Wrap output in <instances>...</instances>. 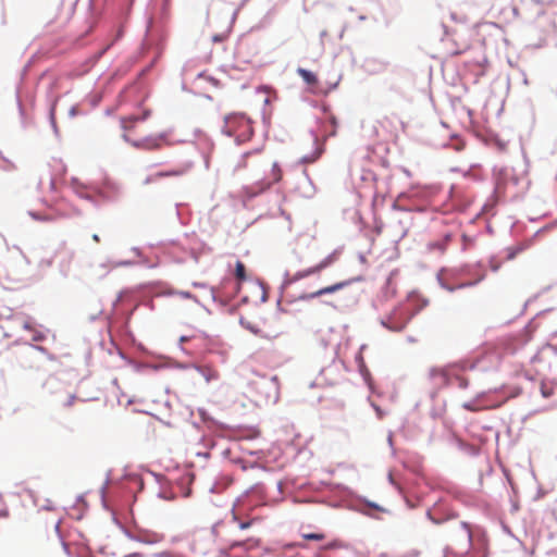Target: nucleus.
<instances>
[{
	"instance_id": "obj_30",
	"label": "nucleus",
	"mask_w": 557,
	"mask_h": 557,
	"mask_svg": "<svg viewBox=\"0 0 557 557\" xmlns=\"http://www.w3.org/2000/svg\"><path fill=\"white\" fill-rule=\"evenodd\" d=\"M555 224H557V220L555 221Z\"/></svg>"
},
{
	"instance_id": "obj_9",
	"label": "nucleus",
	"mask_w": 557,
	"mask_h": 557,
	"mask_svg": "<svg viewBox=\"0 0 557 557\" xmlns=\"http://www.w3.org/2000/svg\"><path fill=\"white\" fill-rule=\"evenodd\" d=\"M235 276L239 282H243L247 278L246 276V267L242 261H237L235 265Z\"/></svg>"
},
{
	"instance_id": "obj_16",
	"label": "nucleus",
	"mask_w": 557,
	"mask_h": 557,
	"mask_svg": "<svg viewBox=\"0 0 557 557\" xmlns=\"http://www.w3.org/2000/svg\"><path fill=\"white\" fill-rule=\"evenodd\" d=\"M383 324H384L385 327H387L388 330L394 331V332H400L406 326V323H398V324H395V325H389L386 322H383Z\"/></svg>"
},
{
	"instance_id": "obj_18",
	"label": "nucleus",
	"mask_w": 557,
	"mask_h": 557,
	"mask_svg": "<svg viewBox=\"0 0 557 557\" xmlns=\"http://www.w3.org/2000/svg\"><path fill=\"white\" fill-rule=\"evenodd\" d=\"M78 113H79V110H78V107H77V106H73V107L70 109V115H71V116H76Z\"/></svg>"
},
{
	"instance_id": "obj_6",
	"label": "nucleus",
	"mask_w": 557,
	"mask_h": 557,
	"mask_svg": "<svg viewBox=\"0 0 557 557\" xmlns=\"http://www.w3.org/2000/svg\"><path fill=\"white\" fill-rule=\"evenodd\" d=\"M283 177V172L281 166L274 162L271 169V173L268 177V181L261 183V188L259 191H263L270 188L273 184L278 183Z\"/></svg>"
},
{
	"instance_id": "obj_5",
	"label": "nucleus",
	"mask_w": 557,
	"mask_h": 557,
	"mask_svg": "<svg viewBox=\"0 0 557 557\" xmlns=\"http://www.w3.org/2000/svg\"><path fill=\"white\" fill-rule=\"evenodd\" d=\"M350 282L351 281L335 283L333 285L320 288L313 293L301 295L300 299L311 300V299H314V298L325 295V294L335 293V292L341 290L342 288L346 287Z\"/></svg>"
},
{
	"instance_id": "obj_11",
	"label": "nucleus",
	"mask_w": 557,
	"mask_h": 557,
	"mask_svg": "<svg viewBox=\"0 0 557 557\" xmlns=\"http://www.w3.org/2000/svg\"><path fill=\"white\" fill-rule=\"evenodd\" d=\"M76 400H77V397L75 395L67 394L64 399L60 400V406L62 408H69L72 405H74Z\"/></svg>"
},
{
	"instance_id": "obj_23",
	"label": "nucleus",
	"mask_w": 557,
	"mask_h": 557,
	"mask_svg": "<svg viewBox=\"0 0 557 557\" xmlns=\"http://www.w3.org/2000/svg\"><path fill=\"white\" fill-rule=\"evenodd\" d=\"M294 546L300 547V548H305L306 547V545L302 544V543H295Z\"/></svg>"
},
{
	"instance_id": "obj_2",
	"label": "nucleus",
	"mask_w": 557,
	"mask_h": 557,
	"mask_svg": "<svg viewBox=\"0 0 557 557\" xmlns=\"http://www.w3.org/2000/svg\"><path fill=\"white\" fill-rule=\"evenodd\" d=\"M222 133L234 137L238 144L246 143L253 135L252 121L244 113H231L224 116Z\"/></svg>"
},
{
	"instance_id": "obj_12",
	"label": "nucleus",
	"mask_w": 557,
	"mask_h": 557,
	"mask_svg": "<svg viewBox=\"0 0 557 557\" xmlns=\"http://www.w3.org/2000/svg\"><path fill=\"white\" fill-rule=\"evenodd\" d=\"M301 536L308 541H323L325 539L324 533H302Z\"/></svg>"
},
{
	"instance_id": "obj_27",
	"label": "nucleus",
	"mask_w": 557,
	"mask_h": 557,
	"mask_svg": "<svg viewBox=\"0 0 557 557\" xmlns=\"http://www.w3.org/2000/svg\"><path fill=\"white\" fill-rule=\"evenodd\" d=\"M14 168V164L10 163L9 166H7L5 169H13Z\"/></svg>"
},
{
	"instance_id": "obj_19",
	"label": "nucleus",
	"mask_w": 557,
	"mask_h": 557,
	"mask_svg": "<svg viewBox=\"0 0 557 557\" xmlns=\"http://www.w3.org/2000/svg\"><path fill=\"white\" fill-rule=\"evenodd\" d=\"M463 408L469 410V411H476L478 410L471 404H468V403L463 404Z\"/></svg>"
},
{
	"instance_id": "obj_29",
	"label": "nucleus",
	"mask_w": 557,
	"mask_h": 557,
	"mask_svg": "<svg viewBox=\"0 0 557 557\" xmlns=\"http://www.w3.org/2000/svg\"><path fill=\"white\" fill-rule=\"evenodd\" d=\"M184 297H189V293H183Z\"/></svg>"
},
{
	"instance_id": "obj_26",
	"label": "nucleus",
	"mask_w": 557,
	"mask_h": 557,
	"mask_svg": "<svg viewBox=\"0 0 557 557\" xmlns=\"http://www.w3.org/2000/svg\"><path fill=\"white\" fill-rule=\"evenodd\" d=\"M391 138H392L393 140H395V139L397 138V135H396V134H393V135H391Z\"/></svg>"
},
{
	"instance_id": "obj_8",
	"label": "nucleus",
	"mask_w": 557,
	"mask_h": 557,
	"mask_svg": "<svg viewBox=\"0 0 557 557\" xmlns=\"http://www.w3.org/2000/svg\"><path fill=\"white\" fill-rule=\"evenodd\" d=\"M297 74L302 78V81L310 87H315L318 85V76L304 67L297 69Z\"/></svg>"
},
{
	"instance_id": "obj_1",
	"label": "nucleus",
	"mask_w": 557,
	"mask_h": 557,
	"mask_svg": "<svg viewBox=\"0 0 557 557\" xmlns=\"http://www.w3.org/2000/svg\"><path fill=\"white\" fill-rule=\"evenodd\" d=\"M150 114L149 110H146L143 115L136 116L131 115L127 117L121 119V124L124 129L123 137L126 141H128L133 147L137 149H143L147 151L159 150L165 144V135H149V136H140L137 134L138 123L146 120Z\"/></svg>"
},
{
	"instance_id": "obj_4",
	"label": "nucleus",
	"mask_w": 557,
	"mask_h": 557,
	"mask_svg": "<svg viewBox=\"0 0 557 557\" xmlns=\"http://www.w3.org/2000/svg\"><path fill=\"white\" fill-rule=\"evenodd\" d=\"M336 259H337L336 253L333 252V253L326 256L324 259H322L318 264L307 268V269H304V270H300V271H297L294 274L293 281H299V280L306 278L308 276L318 274L321 271H323L324 269H326L327 267H330L331 264H333L336 261Z\"/></svg>"
},
{
	"instance_id": "obj_3",
	"label": "nucleus",
	"mask_w": 557,
	"mask_h": 557,
	"mask_svg": "<svg viewBox=\"0 0 557 557\" xmlns=\"http://www.w3.org/2000/svg\"><path fill=\"white\" fill-rule=\"evenodd\" d=\"M60 520L51 519L48 515L40 516L35 524V533L38 541L42 542L45 534L48 539L52 537L54 541H60L59 535Z\"/></svg>"
},
{
	"instance_id": "obj_24",
	"label": "nucleus",
	"mask_w": 557,
	"mask_h": 557,
	"mask_svg": "<svg viewBox=\"0 0 557 557\" xmlns=\"http://www.w3.org/2000/svg\"><path fill=\"white\" fill-rule=\"evenodd\" d=\"M213 40H214V41H221V40H223V37H221V36H214V37H213Z\"/></svg>"
},
{
	"instance_id": "obj_28",
	"label": "nucleus",
	"mask_w": 557,
	"mask_h": 557,
	"mask_svg": "<svg viewBox=\"0 0 557 557\" xmlns=\"http://www.w3.org/2000/svg\"><path fill=\"white\" fill-rule=\"evenodd\" d=\"M216 528H218V524H215L213 528H212V531L215 533L216 532Z\"/></svg>"
},
{
	"instance_id": "obj_7",
	"label": "nucleus",
	"mask_w": 557,
	"mask_h": 557,
	"mask_svg": "<svg viewBox=\"0 0 557 557\" xmlns=\"http://www.w3.org/2000/svg\"><path fill=\"white\" fill-rule=\"evenodd\" d=\"M20 320H21V323L23 325V329L27 330V331H29L32 333V341H34V342H42V341L46 339L47 336H46V333L42 330L34 326L30 323V321H28L27 319L22 318Z\"/></svg>"
},
{
	"instance_id": "obj_17",
	"label": "nucleus",
	"mask_w": 557,
	"mask_h": 557,
	"mask_svg": "<svg viewBox=\"0 0 557 557\" xmlns=\"http://www.w3.org/2000/svg\"><path fill=\"white\" fill-rule=\"evenodd\" d=\"M183 174V171L182 170H173L171 172H160L157 174V176L159 177H162V176H178V175H182Z\"/></svg>"
},
{
	"instance_id": "obj_20",
	"label": "nucleus",
	"mask_w": 557,
	"mask_h": 557,
	"mask_svg": "<svg viewBox=\"0 0 557 557\" xmlns=\"http://www.w3.org/2000/svg\"><path fill=\"white\" fill-rule=\"evenodd\" d=\"M380 124H381L382 126H385V124H392V121H391V119H388V117H384V119L380 122Z\"/></svg>"
},
{
	"instance_id": "obj_15",
	"label": "nucleus",
	"mask_w": 557,
	"mask_h": 557,
	"mask_svg": "<svg viewBox=\"0 0 557 557\" xmlns=\"http://www.w3.org/2000/svg\"><path fill=\"white\" fill-rule=\"evenodd\" d=\"M460 529H461V530H462V532L465 533V537H466V540H467L468 545H470L471 540H472V533H471V530L469 529V527H468L466 523H461V524H460Z\"/></svg>"
},
{
	"instance_id": "obj_10",
	"label": "nucleus",
	"mask_w": 557,
	"mask_h": 557,
	"mask_svg": "<svg viewBox=\"0 0 557 557\" xmlns=\"http://www.w3.org/2000/svg\"><path fill=\"white\" fill-rule=\"evenodd\" d=\"M523 250H524V246H522V245H517V246H513V247H509L507 249V252H508L507 259L508 260H512L513 258H516L517 255H519Z\"/></svg>"
},
{
	"instance_id": "obj_22",
	"label": "nucleus",
	"mask_w": 557,
	"mask_h": 557,
	"mask_svg": "<svg viewBox=\"0 0 557 557\" xmlns=\"http://www.w3.org/2000/svg\"><path fill=\"white\" fill-rule=\"evenodd\" d=\"M92 239L96 242V243H99L100 242V238L97 234H94L92 235Z\"/></svg>"
},
{
	"instance_id": "obj_13",
	"label": "nucleus",
	"mask_w": 557,
	"mask_h": 557,
	"mask_svg": "<svg viewBox=\"0 0 557 557\" xmlns=\"http://www.w3.org/2000/svg\"><path fill=\"white\" fill-rule=\"evenodd\" d=\"M469 48V42L467 40H465L461 46H458L456 48H451L448 50V52L450 54H460L462 53L463 51H466L467 49Z\"/></svg>"
},
{
	"instance_id": "obj_14",
	"label": "nucleus",
	"mask_w": 557,
	"mask_h": 557,
	"mask_svg": "<svg viewBox=\"0 0 557 557\" xmlns=\"http://www.w3.org/2000/svg\"><path fill=\"white\" fill-rule=\"evenodd\" d=\"M553 388L547 386L545 382L541 383V394L543 397L548 398L553 395Z\"/></svg>"
},
{
	"instance_id": "obj_21",
	"label": "nucleus",
	"mask_w": 557,
	"mask_h": 557,
	"mask_svg": "<svg viewBox=\"0 0 557 557\" xmlns=\"http://www.w3.org/2000/svg\"><path fill=\"white\" fill-rule=\"evenodd\" d=\"M249 525H250V522H242V523L239 524V528H240V529H247Z\"/></svg>"
},
{
	"instance_id": "obj_25",
	"label": "nucleus",
	"mask_w": 557,
	"mask_h": 557,
	"mask_svg": "<svg viewBox=\"0 0 557 557\" xmlns=\"http://www.w3.org/2000/svg\"><path fill=\"white\" fill-rule=\"evenodd\" d=\"M436 247H437L441 251H444V249H445L444 245H436Z\"/></svg>"
}]
</instances>
